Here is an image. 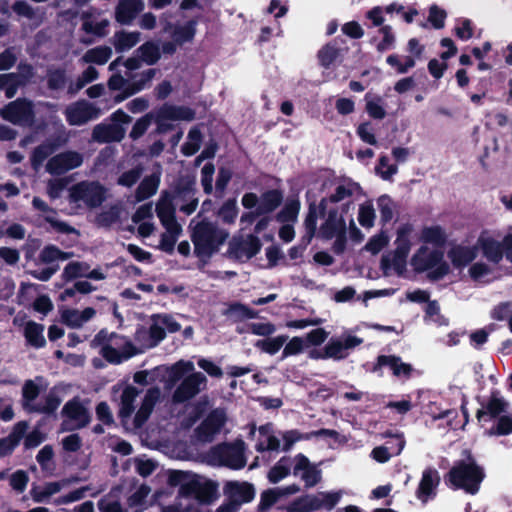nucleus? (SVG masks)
Wrapping results in <instances>:
<instances>
[{
	"instance_id": "obj_6",
	"label": "nucleus",
	"mask_w": 512,
	"mask_h": 512,
	"mask_svg": "<svg viewBox=\"0 0 512 512\" xmlns=\"http://www.w3.org/2000/svg\"><path fill=\"white\" fill-rule=\"evenodd\" d=\"M262 248L259 237L255 234H248L246 238L242 236H234L228 246V255L238 261L243 258L250 260L255 257Z\"/></svg>"
},
{
	"instance_id": "obj_43",
	"label": "nucleus",
	"mask_w": 512,
	"mask_h": 512,
	"mask_svg": "<svg viewBox=\"0 0 512 512\" xmlns=\"http://www.w3.org/2000/svg\"><path fill=\"white\" fill-rule=\"evenodd\" d=\"M156 72H157V70L155 68H149V69L143 71L139 75V79H137V80H134V79L138 76V74H132V73L128 74L129 80H133V81H130V84H128V86L130 88L129 94H137L138 92L145 89L151 83L152 79L155 77Z\"/></svg>"
},
{
	"instance_id": "obj_62",
	"label": "nucleus",
	"mask_w": 512,
	"mask_h": 512,
	"mask_svg": "<svg viewBox=\"0 0 512 512\" xmlns=\"http://www.w3.org/2000/svg\"><path fill=\"white\" fill-rule=\"evenodd\" d=\"M377 204L380 212V221L383 225H386L393 219L394 202L390 196L384 194L378 198Z\"/></svg>"
},
{
	"instance_id": "obj_63",
	"label": "nucleus",
	"mask_w": 512,
	"mask_h": 512,
	"mask_svg": "<svg viewBox=\"0 0 512 512\" xmlns=\"http://www.w3.org/2000/svg\"><path fill=\"white\" fill-rule=\"evenodd\" d=\"M496 423L487 430L489 436H506L512 434V417L509 415H502L496 419Z\"/></svg>"
},
{
	"instance_id": "obj_5",
	"label": "nucleus",
	"mask_w": 512,
	"mask_h": 512,
	"mask_svg": "<svg viewBox=\"0 0 512 512\" xmlns=\"http://www.w3.org/2000/svg\"><path fill=\"white\" fill-rule=\"evenodd\" d=\"M217 495L218 484L197 474H194L182 488V497L195 499L201 504L212 503Z\"/></svg>"
},
{
	"instance_id": "obj_19",
	"label": "nucleus",
	"mask_w": 512,
	"mask_h": 512,
	"mask_svg": "<svg viewBox=\"0 0 512 512\" xmlns=\"http://www.w3.org/2000/svg\"><path fill=\"white\" fill-rule=\"evenodd\" d=\"M224 494L240 505L251 502L255 497V487L249 482L229 481L224 486Z\"/></svg>"
},
{
	"instance_id": "obj_21",
	"label": "nucleus",
	"mask_w": 512,
	"mask_h": 512,
	"mask_svg": "<svg viewBox=\"0 0 512 512\" xmlns=\"http://www.w3.org/2000/svg\"><path fill=\"white\" fill-rule=\"evenodd\" d=\"M156 214L164 228L181 227L176 219V208L170 197L169 191L162 193L161 199L156 204Z\"/></svg>"
},
{
	"instance_id": "obj_12",
	"label": "nucleus",
	"mask_w": 512,
	"mask_h": 512,
	"mask_svg": "<svg viewBox=\"0 0 512 512\" xmlns=\"http://www.w3.org/2000/svg\"><path fill=\"white\" fill-rule=\"evenodd\" d=\"M440 482L441 477L436 468L431 466L425 468L415 492L416 498L422 504H427L429 500H433L437 496Z\"/></svg>"
},
{
	"instance_id": "obj_22",
	"label": "nucleus",
	"mask_w": 512,
	"mask_h": 512,
	"mask_svg": "<svg viewBox=\"0 0 512 512\" xmlns=\"http://www.w3.org/2000/svg\"><path fill=\"white\" fill-rule=\"evenodd\" d=\"M143 9L142 0H120L115 8V19L121 25H130Z\"/></svg>"
},
{
	"instance_id": "obj_2",
	"label": "nucleus",
	"mask_w": 512,
	"mask_h": 512,
	"mask_svg": "<svg viewBox=\"0 0 512 512\" xmlns=\"http://www.w3.org/2000/svg\"><path fill=\"white\" fill-rule=\"evenodd\" d=\"M190 237L194 245L195 256L210 258L225 243L229 233L219 228L215 223L203 219L192 227Z\"/></svg>"
},
{
	"instance_id": "obj_47",
	"label": "nucleus",
	"mask_w": 512,
	"mask_h": 512,
	"mask_svg": "<svg viewBox=\"0 0 512 512\" xmlns=\"http://www.w3.org/2000/svg\"><path fill=\"white\" fill-rule=\"evenodd\" d=\"M56 149L57 144L55 142H46L35 147L30 158L32 167L35 169L40 167L43 162L56 151Z\"/></svg>"
},
{
	"instance_id": "obj_36",
	"label": "nucleus",
	"mask_w": 512,
	"mask_h": 512,
	"mask_svg": "<svg viewBox=\"0 0 512 512\" xmlns=\"http://www.w3.org/2000/svg\"><path fill=\"white\" fill-rule=\"evenodd\" d=\"M319 214V204L310 203L308 212L304 220L305 235L301 238V242L305 245L310 244L317 230V218Z\"/></svg>"
},
{
	"instance_id": "obj_38",
	"label": "nucleus",
	"mask_w": 512,
	"mask_h": 512,
	"mask_svg": "<svg viewBox=\"0 0 512 512\" xmlns=\"http://www.w3.org/2000/svg\"><path fill=\"white\" fill-rule=\"evenodd\" d=\"M139 394V390L131 385L124 388L121 394L119 417L129 418L135 410L134 402Z\"/></svg>"
},
{
	"instance_id": "obj_32",
	"label": "nucleus",
	"mask_w": 512,
	"mask_h": 512,
	"mask_svg": "<svg viewBox=\"0 0 512 512\" xmlns=\"http://www.w3.org/2000/svg\"><path fill=\"white\" fill-rule=\"evenodd\" d=\"M284 200L283 191L280 189H269L264 191L260 196V202L257 208L263 215L274 212L281 206Z\"/></svg>"
},
{
	"instance_id": "obj_48",
	"label": "nucleus",
	"mask_w": 512,
	"mask_h": 512,
	"mask_svg": "<svg viewBox=\"0 0 512 512\" xmlns=\"http://www.w3.org/2000/svg\"><path fill=\"white\" fill-rule=\"evenodd\" d=\"M136 52L139 54L142 62H145L147 65H154L161 58L159 46L152 41H146L143 43L137 48Z\"/></svg>"
},
{
	"instance_id": "obj_18",
	"label": "nucleus",
	"mask_w": 512,
	"mask_h": 512,
	"mask_svg": "<svg viewBox=\"0 0 512 512\" xmlns=\"http://www.w3.org/2000/svg\"><path fill=\"white\" fill-rule=\"evenodd\" d=\"M295 461L296 463L293 469V474L297 476L300 471H303L301 478L305 482L306 487H313L321 481V470L311 464L304 454H297L295 456Z\"/></svg>"
},
{
	"instance_id": "obj_33",
	"label": "nucleus",
	"mask_w": 512,
	"mask_h": 512,
	"mask_svg": "<svg viewBox=\"0 0 512 512\" xmlns=\"http://www.w3.org/2000/svg\"><path fill=\"white\" fill-rule=\"evenodd\" d=\"M147 334L149 338L147 348L158 346L166 338V330L157 323V320L150 325L148 331L143 326H140L135 332V340L141 342L142 338Z\"/></svg>"
},
{
	"instance_id": "obj_64",
	"label": "nucleus",
	"mask_w": 512,
	"mask_h": 512,
	"mask_svg": "<svg viewBox=\"0 0 512 512\" xmlns=\"http://www.w3.org/2000/svg\"><path fill=\"white\" fill-rule=\"evenodd\" d=\"M18 72H11L14 81L18 83V89L26 86L34 76V68L28 62H20L17 66Z\"/></svg>"
},
{
	"instance_id": "obj_17",
	"label": "nucleus",
	"mask_w": 512,
	"mask_h": 512,
	"mask_svg": "<svg viewBox=\"0 0 512 512\" xmlns=\"http://www.w3.org/2000/svg\"><path fill=\"white\" fill-rule=\"evenodd\" d=\"M126 130L118 124L100 123L92 130V140L97 143L120 142L125 137Z\"/></svg>"
},
{
	"instance_id": "obj_37",
	"label": "nucleus",
	"mask_w": 512,
	"mask_h": 512,
	"mask_svg": "<svg viewBox=\"0 0 512 512\" xmlns=\"http://www.w3.org/2000/svg\"><path fill=\"white\" fill-rule=\"evenodd\" d=\"M413 228L411 224H404L400 226L397 230V237L395 240L396 248L393 251L394 254L398 255V257L403 256L407 258L411 249V242L409 236L412 232Z\"/></svg>"
},
{
	"instance_id": "obj_11",
	"label": "nucleus",
	"mask_w": 512,
	"mask_h": 512,
	"mask_svg": "<svg viewBox=\"0 0 512 512\" xmlns=\"http://www.w3.org/2000/svg\"><path fill=\"white\" fill-rule=\"evenodd\" d=\"M83 163V156L77 151H65L52 156L46 165V170L51 175H62L78 168Z\"/></svg>"
},
{
	"instance_id": "obj_53",
	"label": "nucleus",
	"mask_w": 512,
	"mask_h": 512,
	"mask_svg": "<svg viewBox=\"0 0 512 512\" xmlns=\"http://www.w3.org/2000/svg\"><path fill=\"white\" fill-rule=\"evenodd\" d=\"M166 232L161 234L159 248L168 253L172 254L175 249V244L178 237L182 233V227H167Z\"/></svg>"
},
{
	"instance_id": "obj_39",
	"label": "nucleus",
	"mask_w": 512,
	"mask_h": 512,
	"mask_svg": "<svg viewBox=\"0 0 512 512\" xmlns=\"http://www.w3.org/2000/svg\"><path fill=\"white\" fill-rule=\"evenodd\" d=\"M364 100L366 102L365 111L370 118L382 120L386 117L384 100L380 95H372L368 92L365 94Z\"/></svg>"
},
{
	"instance_id": "obj_51",
	"label": "nucleus",
	"mask_w": 512,
	"mask_h": 512,
	"mask_svg": "<svg viewBox=\"0 0 512 512\" xmlns=\"http://www.w3.org/2000/svg\"><path fill=\"white\" fill-rule=\"evenodd\" d=\"M192 372H194V364L191 361L179 360L168 369V378L171 383H176Z\"/></svg>"
},
{
	"instance_id": "obj_25",
	"label": "nucleus",
	"mask_w": 512,
	"mask_h": 512,
	"mask_svg": "<svg viewBox=\"0 0 512 512\" xmlns=\"http://www.w3.org/2000/svg\"><path fill=\"white\" fill-rule=\"evenodd\" d=\"M448 258L455 268H464L473 262L478 255V246L455 245L449 249Z\"/></svg>"
},
{
	"instance_id": "obj_20",
	"label": "nucleus",
	"mask_w": 512,
	"mask_h": 512,
	"mask_svg": "<svg viewBox=\"0 0 512 512\" xmlns=\"http://www.w3.org/2000/svg\"><path fill=\"white\" fill-rule=\"evenodd\" d=\"M124 343L120 344L122 350L114 348L112 345H105L100 349L101 356L110 364H121L124 360H128L138 353L134 344L125 338Z\"/></svg>"
},
{
	"instance_id": "obj_9",
	"label": "nucleus",
	"mask_w": 512,
	"mask_h": 512,
	"mask_svg": "<svg viewBox=\"0 0 512 512\" xmlns=\"http://www.w3.org/2000/svg\"><path fill=\"white\" fill-rule=\"evenodd\" d=\"M482 407L476 412L478 423L483 424L495 420L507 412L509 403L500 396V391L494 389L486 403H481Z\"/></svg>"
},
{
	"instance_id": "obj_56",
	"label": "nucleus",
	"mask_w": 512,
	"mask_h": 512,
	"mask_svg": "<svg viewBox=\"0 0 512 512\" xmlns=\"http://www.w3.org/2000/svg\"><path fill=\"white\" fill-rule=\"evenodd\" d=\"M287 340V335H279L274 338L258 340L255 343V347L261 349L263 352L267 354L275 355L282 348V346L286 343Z\"/></svg>"
},
{
	"instance_id": "obj_10",
	"label": "nucleus",
	"mask_w": 512,
	"mask_h": 512,
	"mask_svg": "<svg viewBox=\"0 0 512 512\" xmlns=\"http://www.w3.org/2000/svg\"><path fill=\"white\" fill-rule=\"evenodd\" d=\"M226 415L219 409L212 410L203 421L196 427L195 435L201 442H212L214 436L219 433L225 425Z\"/></svg>"
},
{
	"instance_id": "obj_30",
	"label": "nucleus",
	"mask_w": 512,
	"mask_h": 512,
	"mask_svg": "<svg viewBox=\"0 0 512 512\" xmlns=\"http://www.w3.org/2000/svg\"><path fill=\"white\" fill-rule=\"evenodd\" d=\"M159 395L160 391L158 388H150L146 392L142 404L134 417V424L136 427H141L148 420Z\"/></svg>"
},
{
	"instance_id": "obj_61",
	"label": "nucleus",
	"mask_w": 512,
	"mask_h": 512,
	"mask_svg": "<svg viewBox=\"0 0 512 512\" xmlns=\"http://www.w3.org/2000/svg\"><path fill=\"white\" fill-rule=\"evenodd\" d=\"M123 340H125V337L120 336L115 332L109 333L106 329H101L94 336L92 346L102 348L105 345H111L112 343L119 346Z\"/></svg>"
},
{
	"instance_id": "obj_59",
	"label": "nucleus",
	"mask_w": 512,
	"mask_h": 512,
	"mask_svg": "<svg viewBox=\"0 0 512 512\" xmlns=\"http://www.w3.org/2000/svg\"><path fill=\"white\" fill-rule=\"evenodd\" d=\"M282 496L283 493L278 488L263 491L256 512H268Z\"/></svg>"
},
{
	"instance_id": "obj_23",
	"label": "nucleus",
	"mask_w": 512,
	"mask_h": 512,
	"mask_svg": "<svg viewBox=\"0 0 512 512\" xmlns=\"http://www.w3.org/2000/svg\"><path fill=\"white\" fill-rule=\"evenodd\" d=\"M198 21L192 18L185 22L183 25H172L167 22L165 31H171V38L179 45L182 46L185 43L192 42L197 32Z\"/></svg>"
},
{
	"instance_id": "obj_24",
	"label": "nucleus",
	"mask_w": 512,
	"mask_h": 512,
	"mask_svg": "<svg viewBox=\"0 0 512 512\" xmlns=\"http://www.w3.org/2000/svg\"><path fill=\"white\" fill-rule=\"evenodd\" d=\"M28 429L26 421L17 422L8 436L0 439V458L13 453Z\"/></svg>"
},
{
	"instance_id": "obj_58",
	"label": "nucleus",
	"mask_w": 512,
	"mask_h": 512,
	"mask_svg": "<svg viewBox=\"0 0 512 512\" xmlns=\"http://www.w3.org/2000/svg\"><path fill=\"white\" fill-rule=\"evenodd\" d=\"M154 121V112H148L139 119L136 120L132 129L129 133V137L136 141L140 139L148 130L152 122Z\"/></svg>"
},
{
	"instance_id": "obj_28",
	"label": "nucleus",
	"mask_w": 512,
	"mask_h": 512,
	"mask_svg": "<svg viewBox=\"0 0 512 512\" xmlns=\"http://www.w3.org/2000/svg\"><path fill=\"white\" fill-rule=\"evenodd\" d=\"M478 249L480 248L483 256L493 264H499L504 256L503 245L492 237L480 236L477 240Z\"/></svg>"
},
{
	"instance_id": "obj_44",
	"label": "nucleus",
	"mask_w": 512,
	"mask_h": 512,
	"mask_svg": "<svg viewBox=\"0 0 512 512\" xmlns=\"http://www.w3.org/2000/svg\"><path fill=\"white\" fill-rule=\"evenodd\" d=\"M291 459L288 456L281 457L278 462L270 468L267 478L270 483L276 484L290 474Z\"/></svg>"
},
{
	"instance_id": "obj_55",
	"label": "nucleus",
	"mask_w": 512,
	"mask_h": 512,
	"mask_svg": "<svg viewBox=\"0 0 512 512\" xmlns=\"http://www.w3.org/2000/svg\"><path fill=\"white\" fill-rule=\"evenodd\" d=\"M239 213L236 198L227 199L218 210V216L223 223L234 224Z\"/></svg>"
},
{
	"instance_id": "obj_3",
	"label": "nucleus",
	"mask_w": 512,
	"mask_h": 512,
	"mask_svg": "<svg viewBox=\"0 0 512 512\" xmlns=\"http://www.w3.org/2000/svg\"><path fill=\"white\" fill-rule=\"evenodd\" d=\"M195 110L187 106H177L164 103L154 111V121L156 123V134H165L174 130V125L168 121H192L195 119Z\"/></svg>"
},
{
	"instance_id": "obj_16",
	"label": "nucleus",
	"mask_w": 512,
	"mask_h": 512,
	"mask_svg": "<svg viewBox=\"0 0 512 512\" xmlns=\"http://www.w3.org/2000/svg\"><path fill=\"white\" fill-rule=\"evenodd\" d=\"M62 416L75 422L73 429H82L91 422V414L89 410L81 403L78 397H74L67 401L62 408Z\"/></svg>"
},
{
	"instance_id": "obj_50",
	"label": "nucleus",
	"mask_w": 512,
	"mask_h": 512,
	"mask_svg": "<svg viewBox=\"0 0 512 512\" xmlns=\"http://www.w3.org/2000/svg\"><path fill=\"white\" fill-rule=\"evenodd\" d=\"M299 199H288L283 208L277 213L276 220L280 223L295 222L300 211Z\"/></svg>"
},
{
	"instance_id": "obj_1",
	"label": "nucleus",
	"mask_w": 512,
	"mask_h": 512,
	"mask_svg": "<svg viewBox=\"0 0 512 512\" xmlns=\"http://www.w3.org/2000/svg\"><path fill=\"white\" fill-rule=\"evenodd\" d=\"M484 478V468L478 464L470 449L462 450L461 459L456 460L443 477L450 489L463 490L471 495L478 493Z\"/></svg>"
},
{
	"instance_id": "obj_31",
	"label": "nucleus",
	"mask_w": 512,
	"mask_h": 512,
	"mask_svg": "<svg viewBox=\"0 0 512 512\" xmlns=\"http://www.w3.org/2000/svg\"><path fill=\"white\" fill-rule=\"evenodd\" d=\"M45 326L33 320L26 322L23 330V335L28 346L40 349L46 346V339L44 337Z\"/></svg>"
},
{
	"instance_id": "obj_46",
	"label": "nucleus",
	"mask_w": 512,
	"mask_h": 512,
	"mask_svg": "<svg viewBox=\"0 0 512 512\" xmlns=\"http://www.w3.org/2000/svg\"><path fill=\"white\" fill-rule=\"evenodd\" d=\"M353 195L352 189L346 187L345 185H338L335 189V192L331 194L329 197H324L319 202V216L324 217L327 211L328 202L330 203H338L345 198L351 197Z\"/></svg>"
},
{
	"instance_id": "obj_26",
	"label": "nucleus",
	"mask_w": 512,
	"mask_h": 512,
	"mask_svg": "<svg viewBox=\"0 0 512 512\" xmlns=\"http://www.w3.org/2000/svg\"><path fill=\"white\" fill-rule=\"evenodd\" d=\"M213 454L234 469H241L245 466L243 453L231 444H221L213 449Z\"/></svg>"
},
{
	"instance_id": "obj_35",
	"label": "nucleus",
	"mask_w": 512,
	"mask_h": 512,
	"mask_svg": "<svg viewBox=\"0 0 512 512\" xmlns=\"http://www.w3.org/2000/svg\"><path fill=\"white\" fill-rule=\"evenodd\" d=\"M61 402L62 399L58 393L54 389H51L44 397V402L30 406L29 412L53 415L60 406Z\"/></svg>"
},
{
	"instance_id": "obj_60",
	"label": "nucleus",
	"mask_w": 512,
	"mask_h": 512,
	"mask_svg": "<svg viewBox=\"0 0 512 512\" xmlns=\"http://www.w3.org/2000/svg\"><path fill=\"white\" fill-rule=\"evenodd\" d=\"M69 256V253L60 250L57 246L47 245L41 250L39 260L41 263L51 264L57 260H66Z\"/></svg>"
},
{
	"instance_id": "obj_54",
	"label": "nucleus",
	"mask_w": 512,
	"mask_h": 512,
	"mask_svg": "<svg viewBox=\"0 0 512 512\" xmlns=\"http://www.w3.org/2000/svg\"><path fill=\"white\" fill-rule=\"evenodd\" d=\"M339 56L340 49L335 43H327L317 54L320 65L325 69H329Z\"/></svg>"
},
{
	"instance_id": "obj_52",
	"label": "nucleus",
	"mask_w": 512,
	"mask_h": 512,
	"mask_svg": "<svg viewBox=\"0 0 512 512\" xmlns=\"http://www.w3.org/2000/svg\"><path fill=\"white\" fill-rule=\"evenodd\" d=\"M407 258L403 256L398 257V255L392 253V257L390 255H383L380 261V267L385 275L388 274V270L393 266L395 272L398 275H402L406 270Z\"/></svg>"
},
{
	"instance_id": "obj_14",
	"label": "nucleus",
	"mask_w": 512,
	"mask_h": 512,
	"mask_svg": "<svg viewBox=\"0 0 512 512\" xmlns=\"http://www.w3.org/2000/svg\"><path fill=\"white\" fill-rule=\"evenodd\" d=\"M1 117L12 124H20L32 120L34 112L32 103L25 98H18L9 102L0 110Z\"/></svg>"
},
{
	"instance_id": "obj_7",
	"label": "nucleus",
	"mask_w": 512,
	"mask_h": 512,
	"mask_svg": "<svg viewBox=\"0 0 512 512\" xmlns=\"http://www.w3.org/2000/svg\"><path fill=\"white\" fill-rule=\"evenodd\" d=\"M207 384L206 376L201 372L187 375L174 390L172 399L175 403H185L194 398Z\"/></svg>"
},
{
	"instance_id": "obj_8",
	"label": "nucleus",
	"mask_w": 512,
	"mask_h": 512,
	"mask_svg": "<svg viewBox=\"0 0 512 512\" xmlns=\"http://www.w3.org/2000/svg\"><path fill=\"white\" fill-rule=\"evenodd\" d=\"M383 367H389L393 376L404 380L410 379L414 372L413 366L410 363L403 362L398 355H378L370 371L382 376Z\"/></svg>"
},
{
	"instance_id": "obj_4",
	"label": "nucleus",
	"mask_w": 512,
	"mask_h": 512,
	"mask_svg": "<svg viewBox=\"0 0 512 512\" xmlns=\"http://www.w3.org/2000/svg\"><path fill=\"white\" fill-rule=\"evenodd\" d=\"M106 188L98 181H81L69 189L71 203L83 202L88 208H97L106 200Z\"/></svg>"
},
{
	"instance_id": "obj_29",
	"label": "nucleus",
	"mask_w": 512,
	"mask_h": 512,
	"mask_svg": "<svg viewBox=\"0 0 512 512\" xmlns=\"http://www.w3.org/2000/svg\"><path fill=\"white\" fill-rule=\"evenodd\" d=\"M327 218L320 227V236L323 239L330 240L340 231L345 230V220L338 216V209L331 208L326 211Z\"/></svg>"
},
{
	"instance_id": "obj_15",
	"label": "nucleus",
	"mask_w": 512,
	"mask_h": 512,
	"mask_svg": "<svg viewBox=\"0 0 512 512\" xmlns=\"http://www.w3.org/2000/svg\"><path fill=\"white\" fill-rule=\"evenodd\" d=\"M443 258L444 253L442 250L433 249L429 251L427 246L422 245L413 254L411 265L417 273H422L434 268Z\"/></svg>"
},
{
	"instance_id": "obj_42",
	"label": "nucleus",
	"mask_w": 512,
	"mask_h": 512,
	"mask_svg": "<svg viewBox=\"0 0 512 512\" xmlns=\"http://www.w3.org/2000/svg\"><path fill=\"white\" fill-rule=\"evenodd\" d=\"M160 179L156 175L144 177L135 191V198L137 201H144L153 196L158 189Z\"/></svg>"
},
{
	"instance_id": "obj_34",
	"label": "nucleus",
	"mask_w": 512,
	"mask_h": 512,
	"mask_svg": "<svg viewBox=\"0 0 512 512\" xmlns=\"http://www.w3.org/2000/svg\"><path fill=\"white\" fill-rule=\"evenodd\" d=\"M420 240L441 250L447 243V234L440 225L425 226L421 230Z\"/></svg>"
},
{
	"instance_id": "obj_40",
	"label": "nucleus",
	"mask_w": 512,
	"mask_h": 512,
	"mask_svg": "<svg viewBox=\"0 0 512 512\" xmlns=\"http://www.w3.org/2000/svg\"><path fill=\"white\" fill-rule=\"evenodd\" d=\"M227 317L234 318L235 321H243L245 319H255L258 317V311L251 309L247 305L240 302H233L223 311Z\"/></svg>"
},
{
	"instance_id": "obj_13",
	"label": "nucleus",
	"mask_w": 512,
	"mask_h": 512,
	"mask_svg": "<svg viewBox=\"0 0 512 512\" xmlns=\"http://www.w3.org/2000/svg\"><path fill=\"white\" fill-rule=\"evenodd\" d=\"M100 109L93 103L79 101L65 110L66 121L72 126H81L100 116Z\"/></svg>"
},
{
	"instance_id": "obj_27",
	"label": "nucleus",
	"mask_w": 512,
	"mask_h": 512,
	"mask_svg": "<svg viewBox=\"0 0 512 512\" xmlns=\"http://www.w3.org/2000/svg\"><path fill=\"white\" fill-rule=\"evenodd\" d=\"M195 185L196 180L194 176L183 175L178 177L171 187V192H169L171 199L187 201L191 197H194L196 193Z\"/></svg>"
},
{
	"instance_id": "obj_49",
	"label": "nucleus",
	"mask_w": 512,
	"mask_h": 512,
	"mask_svg": "<svg viewBox=\"0 0 512 512\" xmlns=\"http://www.w3.org/2000/svg\"><path fill=\"white\" fill-rule=\"evenodd\" d=\"M68 78L66 70L62 67L47 69V88L51 91L63 90Z\"/></svg>"
},
{
	"instance_id": "obj_41",
	"label": "nucleus",
	"mask_w": 512,
	"mask_h": 512,
	"mask_svg": "<svg viewBox=\"0 0 512 512\" xmlns=\"http://www.w3.org/2000/svg\"><path fill=\"white\" fill-rule=\"evenodd\" d=\"M140 41V33L137 31H118L114 35V48L116 52L122 53L133 48Z\"/></svg>"
},
{
	"instance_id": "obj_45",
	"label": "nucleus",
	"mask_w": 512,
	"mask_h": 512,
	"mask_svg": "<svg viewBox=\"0 0 512 512\" xmlns=\"http://www.w3.org/2000/svg\"><path fill=\"white\" fill-rule=\"evenodd\" d=\"M112 56V49L108 46H98L86 51L82 60L85 63L104 65Z\"/></svg>"
},
{
	"instance_id": "obj_57",
	"label": "nucleus",
	"mask_w": 512,
	"mask_h": 512,
	"mask_svg": "<svg viewBox=\"0 0 512 512\" xmlns=\"http://www.w3.org/2000/svg\"><path fill=\"white\" fill-rule=\"evenodd\" d=\"M188 139L181 147L182 154L187 157L193 156L200 149L202 141L201 131L197 128L190 129Z\"/></svg>"
}]
</instances>
